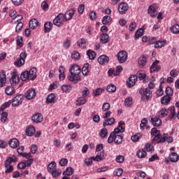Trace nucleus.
<instances>
[{"mask_svg":"<svg viewBox=\"0 0 179 179\" xmlns=\"http://www.w3.org/2000/svg\"><path fill=\"white\" fill-rule=\"evenodd\" d=\"M70 75L68 76V79L70 82L78 83L80 80H82L80 73L82 70L78 64H73L69 69Z\"/></svg>","mask_w":179,"mask_h":179,"instance_id":"1","label":"nucleus"},{"mask_svg":"<svg viewBox=\"0 0 179 179\" xmlns=\"http://www.w3.org/2000/svg\"><path fill=\"white\" fill-rule=\"evenodd\" d=\"M120 133V129H114V131L110 133L108 138V143H113V142H114L115 145H121L124 138L122 136L119 134Z\"/></svg>","mask_w":179,"mask_h":179,"instance_id":"2","label":"nucleus"},{"mask_svg":"<svg viewBox=\"0 0 179 179\" xmlns=\"http://www.w3.org/2000/svg\"><path fill=\"white\" fill-rule=\"evenodd\" d=\"M22 82L26 80H34L37 78V69L35 67L31 68L29 71H24L20 76Z\"/></svg>","mask_w":179,"mask_h":179,"instance_id":"3","label":"nucleus"},{"mask_svg":"<svg viewBox=\"0 0 179 179\" xmlns=\"http://www.w3.org/2000/svg\"><path fill=\"white\" fill-rule=\"evenodd\" d=\"M139 93L141 96V99L143 101H149L150 99H152V92L149 88H141L139 90Z\"/></svg>","mask_w":179,"mask_h":179,"instance_id":"4","label":"nucleus"},{"mask_svg":"<svg viewBox=\"0 0 179 179\" xmlns=\"http://www.w3.org/2000/svg\"><path fill=\"white\" fill-rule=\"evenodd\" d=\"M27 57V53L26 52H22L20 55V58L17 59V60L14 62V64L15 66H17L18 68H20L24 65V62L26 59V57Z\"/></svg>","mask_w":179,"mask_h":179,"instance_id":"5","label":"nucleus"},{"mask_svg":"<svg viewBox=\"0 0 179 179\" xmlns=\"http://www.w3.org/2000/svg\"><path fill=\"white\" fill-rule=\"evenodd\" d=\"M117 60L120 64H124L128 59V53L125 50H121L117 53Z\"/></svg>","mask_w":179,"mask_h":179,"instance_id":"6","label":"nucleus"},{"mask_svg":"<svg viewBox=\"0 0 179 179\" xmlns=\"http://www.w3.org/2000/svg\"><path fill=\"white\" fill-rule=\"evenodd\" d=\"M62 22L66 21L65 20V17H64V13H60L53 20V24H55V26L59 27Z\"/></svg>","mask_w":179,"mask_h":179,"instance_id":"7","label":"nucleus"},{"mask_svg":"<svg viewBox=\"0 0 179 179\" xmlns=\"http://www.w3.org/2000/svg\"><path fill=\"white\" fill-rule=\"evenodd\" d=\"M23 103V95L19 94L17 95L12 101L13 107H17V106H20Z\"/></svg>","mask_w":179,"mask_h":179,"instance_id":"8","label":"nucleus"},{"mask_svg":"<svg viewBox=\"0 0 179 179\" xmlns=\"http://www.w3.org/2000/svg\"><path fill=\"white\" fill-rule=\"evenodd\" d=\"M150 122H151L152 125L154 127H160L162 125V120L159 118L157 116H150Z\"/></svg>","mask_w":179,"mask_h":179,"instance_id":"9","label":"nucleus"},{"mask_svg":"<svg viewBox=\"0 0 179 179\" xmlns=\"http://www.w3.org/2000/svg\"><path fill=\"white\" fill-rule=\"evenodd\" d=\"M25 97L27 100H31L36 97V90L31 88L25 93Z\"/></svg>","mask_w":179,"mask_h":179,"instance_id":"10","label":"nucleus"},{"mask_svg":"<svg viewBox=\"0 0 179 179\" xmlns=\"http://www.w3.org/2000/svg\"><path fill=\"white\" fill-rule=\"evenodd\" d=\"M31 120L36 124H40V122H43V115L40 113H36L32 115Z\"/></svg>","mask_w":179,"mask_h":179,"instance_id":"11","label":"nucleus"},{"mask_svg":"<svg viewBox=\"0 0 179 179\" xmlns=\"http://www.w3.org/2000/svg\"><path fill=\"white\" fill-rule=\"evenodd\" d=\"M128 3H120L118 6V11L120 15H124L127 13V10H128Z\"/></svg>","mask_w":179,"mask_h":179,"instance_id":"12","label":"nucleus"},{"mask_svg":"<svg viewBox=\"0 0 179 179\" xmlns=\"http://www.w3.org/2000/svg\"><path fill=\"white\" fill-rule=\"evenodd\" d=\"M159 62H160V61L155 60V62L152 63L150 69L151 73H153V72H159L162 69V67L157 65Z\"/></svg>","mask_w":179,"mask_h":179,"instance_id":"13","label":"nucleus"},{"mask_svg":"<svg viewBox=\"0 0 179 179\" xmlns=\"http://www.w3.org/2000/svg\"><path fill=\"white\" fill-rule=\"evenodd\" d=\"M138 81V76L136 75H133L129 78V80L127 81V87H134L135 86V83Z\"/></svg>","mask_w":179,"mask_h":179,"instance_id":"14","label":"nucleus"},{"mask_svg":"<svg viewBox=\"0 0 179 179\" xmlns=\"http://www.w3.org/2000/svg\"><path fill=\"white\" fill-rule=\"evenodd\" d=\"M17 162V158H16L15 156L8 157L5 162H4V166L6 169H8V167H10V164L13 163H16Z\"/></svg>","mask_w":179,"mask_h":179,"instance_id":"15","label":"nucleus"},{"mask_svg":"<svg viewBox=\"0 0 179 179\" xmlns=\"http://www.w3.org/2000/svg\"><path fill=\"white\" fill-rule=\"evenodd\" d=\"M147 62H148V57H146V56L145 55H142L138 59V64L140 68H143L144 66H145Z\"/></svg>","mask_w":179,"mask_h":179,"instance_id":"16","label":"nucleus"},{"mask_svg":"<svg viewBox=\"0 0 179 179\" xmlns=\"http://www.w3.org/2000/svg\"><path fill=\"white\" fill-rule=\"evenodd\" d=\"M6 85V73L3 71L0 72V87H3Z\"/></svg>","mask_w":179,"mask_h":179,"instance_id":"17","label":"nucleus"},{"mask_svg":"<svg viewBox=\"0 0 179 179\" xmlns=\"http://www.w3.org/2000/svg\"><path fill=\"white\" fill-rule=\"evenodd\" d=\"M108 61H110V58H108L107 55H103L98 58V62L100 64V65L108 64Z\"/></svg>","mask_w":179,"mask_h":179,"instance_id":"18","label":"nucleus"},{"mask_svg":"<svg viewBox=\"0 0 179 179\" xmlns=\"http://www.w3.org/2000/svg\"><path fill=\"white\" fill-rule=\"evenodd\" d=\"M73 15H75V10L71 9V10L66 11V13L64 14V20H66V22H67V20H71V19H72V17L73 16Z\"/></svg>","mask_w":179,"mask_h":179,"instance_id":"19","label":"nucleus"},{"mask_svg":"<svg viewBox=\"0 0 179 179\" xmlns=\"http://www.w3.org/2000/svg\"><path fill=\"white\" fill-rule=\"evenodd\" d=\"M10 82V85H16V83H19V76H17L16 72L12 73Z\"/></svg>","mask_w":179,"mask_h":179,"instance_id":"20","label":"nucleus"},{"mask_svg":"<svg viewBox=\"0 0 179 179\" xmlns=\"http://www.w3.org/2000/svg\"><path fill=\"white\" fill-rule=\"evenodd\" d=\"M34 134H36V128L34 126H29L26 129V135H27V136H33Z\"/></svg>","mask_w":179,"mask_h":179,"instance_id":"21","label":"nucleus"},{"mask_svg":"<svg viewBox=\"0 0 179 179\" xmlns=\"http://www.w3.org/2000/svg\"><path fill=\"white\" fill-rule=\"evenodd\" d=\"M57 170V163L52 162L48 165V171L50 174Z\"/></svg>","mask_w":179,"mask_h":179,"instance_id":"22","label":"nucleus"},{"mask_svg":"<svg viewBox=\"0 0 179 179\" xmlns=\"http://www.w3.org/2000/svg\"><path fill=\"white\" fill-rule=\"evenodd\" d=\"M5 93L7 96H12L16 93V90L12 86H7L5 89Z\"/></svg>","mask_w":179,"mask_h":179,"instance_id":"23","label":"nucleus"},{"mask_svg":"<svg viewBox=\"0 0 179 179\" xmlns=\"http://www.w3.org/2000/svg\"><path fill=\"white\" fill-rule=\"evenodd\" d=\"M8 145L13 149H16L19 146V141L16 138H13L9 141Z\"/></svg>","mask_w":179,"mask_h":179,"instance_id":"24","label":"nucleus"},{"mask_svg":"<svg viewBox=\"0 0 179 179\" xmlns=\"http://www.w3.org/2000/svg\"><path fill=\"white\" fill-rule=\"evenodd\" d=\"M148 13L151 17H156L157 16V10L153 6H150L148 8Z\"/></svg>","mask_w":179,"mask_h":179,"instance_id":"25","label":"nucleus"},{"mask_svg":"<svg viewBox=\"0 0 179 179\" xmlns=\"http://www.w3.org/2000/svg\"><path fill=\"white\" fill-rule=\"evenodd\" d=\"M92 159H93L94 162H101V160H104V152L102 151V152L98 153L96 157H92Z\"/></svg>","mask_w":179,"mask_h":179,"instance_id":"26","label":"nucleus"},{"mask_svg":"<svg viewBox=\"0 0 179 179\" xmlns=\"http://www.w3.org/2000/svg\"><path fill=\"white\" fill-rule=\"evenodd\" d=\"M114 122H115V119L114 117H110V118H108V119H106L103 121V127H108L110 125H113V124H114Z\"/></svg>","mask_w":179,"mask_h":179,"instance_id":"27","label":"nucleus"},{"mask_svg":"<svg viewBox=\"0 0 179 179\" xmlns=\"http://www.w3.org/2000/svg\"><path fill=\"white\" fill-rule=\"evenodd\" d=\"M59 78L60 80H64L65 79V67L63 66H60L59 68Z\"/></svg>","mask_w":179,"mask_h":179,"instance_id":"28","label":"nucleus"},{"mask_svg":"<svg viewBox=\"0 0 179 179\" xmlns=\"http://www.w3.org/2000/svg\"><path fill=\"white\" fill-rule=\"evenodd\" d=\"M100 41L102 44H107L110 41V36L107 34H103L101 36Z\"/></svg>","mask_w":179,"mask_h":179,"instance_id":"29","label":"nucleus"},{"mask_svg":"<svg viewBox=\"0 0 179 179\" xmlns=\"http://www.w3.org/2000/svg\"><path fill=\"white\" fill-rule=\"evenodd\" d=\"M166 115H169V110L164 108L158 112V117L159 118H164Z\"/></svg>","mask_w":179,"mask_h":179,"instance_id":"30","label":"nucleus"},{"mask_svg":"<svg viewBox=\"0 0 179 179\" xmlns=\"http://www.w3.org/2000/svg\"><path fill=\"white\" fill-rule=\"evenodd\" d=\"M38 26V21L36 19H32L29 21V27L34 30Z\"/></svg>","mask_w":179,"mask_h":179,"instance_id":"31","label":"nucleus"},{"mask_svg":"<svg viewBox=\"0 0 179 179\" xmlns=\"http://www.w3.org/2000/svg\"><path fill=\"white\" fill-rule=\"evenodd\" d=\"M45 33H50L52 29V22H47L44 24Z\"/></svg>","mask_w":179,"mask_h":179,"instance_id":"32","label":"nucleus"},{"mask_svg":"<svg viewBox=\"0 0 179 179\" xmlns=\"http://www.w3.org/2000/svg\"><path fill=\"white\" fill-rule=\"evenodd\" d=\"M178 154L176 152H171L169 155V159L171 160V162H173L174 163L178 162Z\"/></svg>","mask_w":179,"mask_h":179,"instance_id":"33","label":"nucleus"},{"mask_svg":"<svg viewBox=\"0 0 179 179\" xmlns=\"http://www.w3.org/2000/svg\"><path fill=\"white\" fill-rule=\"evenodd\" d=\"M145 30V28L142 27L141 29H138L136 34H135V38L136 40H138L140 37H142L143 36V31Z\"/></svg>","mask_w":179,"mask_h":179,"instance_id":"34","label":"nucleus"},{"mask_svg":"<svg viewBox=\"0 0 179 179\" xmlns=\"http://www.w3.org/2000/svg\"><path fill=\"white\" fill-rule=\"evenodd\" d=\"M171 100V97H170L169 95H165L161 99V103L169 104Z\"/></svg>","mask_w":179,"mask_h":179,"instance_id":"35","label":"nucleus"},{"mask_svg":"<svg viewBox=\"0 0 179 179\" xmlns=\"http://www.w3.org/2000/svg\"><path fill=\"white\" fill-rule=\"evenodd\" d=\"M89 63H87L84 64L82 69V73L84 76H87V74L89 73Z\"/></svg>","mask_w":179,"mask_h":179,"instance_id":"36","label":"nucleus"},{"mask_svg":"<svg viewBox=\"0 0 179 179\" xmlns=\"http://www.w3.org/2000/svg\"><path fill=\"white\" fill-rule=\"evenodd\" d=\"M106 90L108 92V93H115V92L117 90V87L113 84H110L107 86Z\"/></svg>","mask_w":179,"mask_h":179,"instance_id":"37","label":"nucleus"},{"mask_svg":"<svg viewBox=\"0 0 179 179\" xmlns=\"http://www.w3.org/2000/svg\"><path fill=\"white\" fill-rule=\"evenodd\" d=\"M87 55L89 59H94V58H96V54L95 53L94 51L88 50L87 51Z\"/></svg>","mask_w":179,"mask_h":179,"instance_id":"38","label":"nucleus"},{"mask_svg":"<svg viewBox=\"0 0 179 179\" xmlns=\"http://www.w3.org/2000/svg\"><path fill=\"white\" fill-rule=\"evenodd\" d=\"M146 155H147L146 151H145L144 150H139L136 152V155L139 159H143V157H146Z\"/></svg>","mask_w":179,"mask_h":179,"instance_id":"39","label":"nucleus"},{"mask_svg":"<svg viewBox=\"0 0 179 179\" xmlns=\"http://www.w3.org/2000/svg\"><path fill=\"white\" fill-rule=\"evenodd\" d=\"M46 102L48 103H55V95L54 94H49L46 99Z\"/></svg>","mask_w":179,"mask_h":179,"instance_id":"40","label":"nucleus"},{"mask_svg":"<svg viewBox=\"0 0 179 179\" xmlns=\"http://www.w3.org/2000/svg\"><path fill=\"white\" fill-rule=\"evenodd\" d=\"M77 44L80 48H86V40L84 38L78 40Z\"/></svg>","mask_w":179,"mask_h":179,"instance_id":"41","label":"nucleus"},{"mask_svg":"<svg viewBox=\"0 0 179 179\" xmlns=\"http://www.w3.org/2000/svg\"><path fill=\"white\" fill-rule=\"evenodd\" d=\"M62 173V171H61L60 169L58 170H55L53 172H52L50 174L52 176V177H53V178H58V177H59L61 176Z\"/></svg>","mask_w":179,"mask_h":179,"instance_id":"42","label":"nucleus"},{"mask_svg":"<svg viewBox=\"0 0 179 179\" xmlns=\"http://www.w3.org/2000/svg\"><path fill=\"white\" fill-rule=\"evenodd\" d=\"M86 104V99L84 97H79L76 101V106H83Z\"/></svg>","mask_w":179,"mask_h":179,"instance_id":"43","label":"nucleus"},{"mask_svg":"<svg viewBox=\"0 0 179 179\" xmlns=\"http://www.w3.org/2000/svg\"><path fill=\"white\" fill-rule=\"evenodd\" d=\"M73 174V169L72 167H67L66 171L63 172V176H72Z\"/></svg>","mask_w":179,"mask_h":179,"instance_id":"44","label":"nucleus"},{"mask_svg":"<svg viewBox=\"0 0 179 179\" xmlns=\"http://www.w3.org/2000/svg\"><path fill=\"white\" fill-rule=\"evenodd\" d=\"M124 124H125L124 121H120L119 126L115 129H119V132H121V134H122V132H125V129L122 127V125H124Z\"/></svg>","mask_w":179,"mask_h":179,"instance_id":"45","label":"nucleus"},{"mask_svg":"<svg viewBox=\"0 0 179 179\" xmlns=\"http://www.w3.org/2000/svg\"><path fill=\"white\" fill-rule=\"evenodd\" d=\"M62 90L64 92V93H69V92L72 90V87H71V85H63L62 86Z\"/></svg>","mask_w":179,"mask_h":179,"instance_id":"46","label":"nucleus"},{"mask_svg":"<svg viewBox=\"0 0 179 179\" xmlns=\"http://www.w3.org/2000/svg\"><path fill=\"white\" fill-rule=\"evenodd\" d=\"M104 92V89L103 88H97L95 91H93V96L94 97H96V96H100L101 93Z\"/></svg>","mask_w":179,"mask_h":179,"instance_id":"47","label":"nucleus"},{"mask_svg":"<svg viewBox=\"0 0 179 179\" xmlns=\"http://www.w3.org/2000/svg\"><path fill=\"white\" fill-rule=\"evenodd\" d=\"M166 45V41H158L155 44V48H162Z\"/></svg>","mask_w":179,"mask_h":179,"instance_id":"48","label":"nucleus"},{"mask_svg":"<svg viewBox=\"0 0 179 179\" xmlns=\"http://www.w3.org/2000/svg\"><path fill=\"white\" fill-rule=\"evenodd\" d=\"M111 20H112L111 17L108 15H106L102 19V23L103 24H108V23L111 22Z\"/></svg>","mask_w":179,"mask_h":179,"instance_id":"49","label":"nucleus"},{"mask_svg":"<svg viewBox=\"0 0 179 179\" xmlns=\"http://www.w3.org/2000/svg\"><path fill=\"white\" fill-rule=\"evenodd\" d=\"M71 58L74 59V61H78V59H80V54L78 52H73L71 54Z\"/></svg>","mask_w":179,"mask_h":179,"instance_id":"50","label":"nucleus"},{"mask_svg":"<svg viewBox=\"0 0 179 179\" xmlns=\"http://www.w3.org/2000/svg\"><path fill=\"white\" fill-rule=\"evenodd\" d=\"M171 31H172V33H173V34H178V33H179V24H176V25L173 26L171 28Z\"/></svg>","mask_w":179,"mask_h":179,"instance_id":"51","label":"nucleus"},{"mask_svg":"<svg viewBox=\"0 0 179 179\" xmlns=\"http://www.w3.org/2000/svg\"><path fill=\"white\" fill-rule=\"evenodd\" d=\"M141 138H142V134L138 133L131 136V141L133 142H138Z\"/></svg>","mask_w":179,"mask_h":179,"instance_id":"52","label":"nucleus"},{"mask_svg":"<svg viewBox=\"0 0 179 179\" xmlns=\"http://www.w3.org/2000/svg\"><path fill=\"white\" fill-rule=\"evenodd\" d=\"M122 171H123L122 169L118 168L114 171L113 174L117 177H121L122 176Z\"/></svg>","mask_w":179,"mask_h":179,"instance_id":"53","label":"nucleus"},{"mask_svg":"<svg viewBox=\"0 0 179 179\" xmlns=\"http://www.w3.org/2000/svg\"><path fill=\"white\" fill-rule=\"evenodd\" d=\"M171 113L169 114V118H171V120H174V118H176V108L172 107L171 108Z\"/></svg>","mask_w":179,"mask_h":179,"instance_id":"54","label":"nucleus"},{"mask_svg":"<svg viewBox=\"0 0 179 179\" xmlns=\"http://www.w3.org/2000/svg\"><path fill=\"white\" fill-rule=\"evenodd\" d=\"M124 105L127 107H131L132 106V97H129L124 100Z\"/></svg>","mask_w":179,"mask_h":179,"instance_id":"55","label":"nucleus"},{"mask_svg":"<svg viewBox=\"0 0 179 179\" xmlns=\"http://www.w3.org/2000/svg\"><path fill=\"white\" fill-rule=\"evenodd\" d=\"M108 73L109 76H111V75H113L114 76H118L120 75V73L117 71L116 70L109 69L108 71Z\"/></svg>","mask_w":179,"mask_h":179,"instance_id":"56","label":"nucleus"},{"mask_svg":"<svg viewBox=\"0 0 179 179\" xmlns=\"http://www.w3.org/2000/svg\"><path fill=\"white\" fill-rule=\"evenodd\" d=\"M7 120H8V113L2 112L1 117V122H6Z\"/></svg>","mask_w":179,"mask_h":179,"instance_id":"57","label":"nucleus"},{"mask_svg":"<svg viewBox=\"0 0 179 179\" xmlns=\"http://www.w3.org/2000/svg\"><path fill=\"white\" fill-rule=\"evenodd\" d=\"M137 75H138V78L140 80H143V79H145L146 78V74L145 73H143V71H138Z\"/></svg>","mask_w":179,"mask_h":179,"instance_id":"58","label":"nucleus"},{"mask_svg":"<svg viewBox=\"0 0 179 179\" xmlns=\"http://www.w3.org/2000/svg\"><path fill=\"white\" fill-rule=\"evenodd\" d=\"M108 134V131H107V129L103 128L101 129L99 135H100L101 138H106V136H107Z\"/></svg>","mask_w":179,"mask_h":179,"instance_id":"59","label":"nucleus"},{"mask_svg":"<svg viewBox=\"0 0 179 179\" xmlns=\"http://www.w3.org/2000/svg\"><path fill=\"white\" fill-rule=\"evenodd\" d=\"M89 16L90 20H96V19L97 18V14L95 11H92L91 13H90Z\"/></svg>","mask_w":179,"mask_h":179,"instance_id":"60","label":"nucleus"},{"mask_svg":"<svg viewBox=\"0 0 179 179\" xmlns=\"http://www.w3.org/2000/svg\"><path fill=\"white\" fill-rule=\"evenodd\" d=\"M63 47L66 49L69 48L71 47V41L69 39H66L63 42Z\"/></svg>","mask_w":179,"mask_h":179,"instance_id":"61","label":"nucleus"},{"mask_svg":"<svg viewBox=\"0 0 179 179\" xmlns=\"http://www.w3.org/2000/svg\"><path fill=\"white\" fill-rule=\"evenodd\" d=\"M102 110L103 111H108L110 110V103L108 102H106L102 106Z\"/></svg>","mask_w":179,"mask_h":179,"instance_id":"62","label":"nucleus"},{"mask_svg":"<svg viewBox=\"0 0 179 179\" xmlns=\"http://www.w3.org/2000/svg\"><path fill=\"white\" fill-rule=\"evenodd\" d=\"M166 94L169 97L170 96H173V89H171L170 87H167L166 89Z\"/></svg>","mask_w":179,"mask_h":179,"instance_id":"63","label":"nucleus"},{"mask_svg":"<svg viewBox=\"0 0 179 179\" xmlns=\"http://www.w3.org/2000/svg\"><path fill=\"white\" fill-rule=\"evenodd\" d=\"M53 145H54L55 148H59L61 146V140L55 139L53 141Z\"/></svg>","mask_w":179,"mask_h":179,"instance_id":"64","label":"nucleus"}]
</instances>
